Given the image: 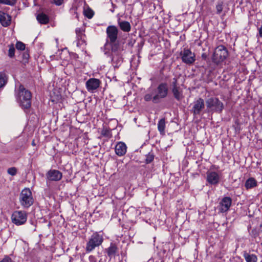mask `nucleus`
<instances>
[{"instance_id": "nucleus-1", "label": "nucleus", "mask_w": 262, "mask_h": 262, "mask_svg": "<svg viewBox=\"0 0 262 262\" xmlns=\"http://www.w3.org/2000/svg\"><path fill=\"white\" fill-rule=\"evenodd\" d=\"M118 32V29L115 26L111 25L107 27L106 30V41L104 47L101 48L104 54H108L110 55L108 46L112 47L114 45H123L119 40H117Z\"/></svg>"}, {"instance_id": "nucleus-2", "label": "nucleus", "mask_w": 262, "mask_h": 262, "mask_svg": "<svg viewBox=\"0 0 262 262\" xmlns=\"http://www.w3.org/2000/svg\"><path fill=\"white\" fill-rule=\"evenodd\" d=\"M15 96L21 108L25 112L28 111L31 106L32 94L30 91L20 84L17 92H16Z\"/></svg>"}, {"instance_id": "nucleus-3", "label": "nucleus", "mask_w": 262, "mask_h": 262, "mask_svg": "<svg viewBox=\"0 0 262 262\" xmlns=\"http://www.w3.org/2000/svg\"><path fill=\"white\" fill-rule=\"evenodd\" d=\"M111 48V51H110V55L108 54L105 55L111 57L112 64L114 68H118L123 62V46L114 45Z\"/></svg>"}, {"instance_id": "nucleus-4", "label": "nucleus", "mask_w": 262, "mask_h": 262, "mask_svg": "<svg viewBox=\"0 0 262 262\" xmlns=\"http://www.w3.org/2000/svg\"><path fill=\"white\" fill-rule=\"evenodd\" d=\"M228 55L227 48L223 45H220L214 49L212 61L216 65L219 66L226 59Z\"/></svg>"}, {"instance_id": "nucleus-5", "label": "nucleus", "mask_w": 262, "mask_h": 262, "mask_svg": "<svg viewBox=\"0 0 262 262\" xmlns=\"http://www.w3.org/2000/svg\"><path fill=\"white\" fill-rule=\"evenodd\" d=\"M155 102L160 103L162 99L166 98L169 93L168 84L166 82H161L158 85L154 91Z\"/></svg>"}, {"instance_id": "nucleus-6", "label": "nucleus", "mask_w": 262, "mask_h": 262, "mask_svg": "<svg viewBox=\"0 0 262 262\" xmlns=\"http://www.w3.org/2000/svg\"><path fill=\"white\" fill-rule=\"evenodd\" d=\"M103 241V236L98 232L94 233L89 239L86 243L85 250L86 252H91L97 247L101 245Z\"/></svg>"}, {"instance_id": "nucleus-7", "label": "nucleus", "mask_w": 262, "mask_h": 262, "mask_svg": "<svg viewBox=\"0 0 262 262\" xmlns=\"http://www.w3.org/2000/svg\"><path fill=\"white\" fill-rule=\"evenodd\" d=\"M19 202L24 208H29L34 203V199L31 190L25 188L22 190L19 196Z\"/></svg>"}, {"instance_id": "nucleus-8", "label": "nucleus", "mask_w": 262, "mask_h": 262, "mask_svg": "<svg viewBox=\"0 0 262 262\" xmlns=\"http://www.w3.org/2000/svg\"><path fill=\"white\" fill-rule=\"evenodd\" d=\"M207 108L209 111L220 113L224 109V104L218 98L210 97L206 100Z\"/></svg>"}, {"instance_id": "nucleus-9", "label": "nucleus", "mask_w": 262, "mask_h": 262, "mask_svg": "<svg viewBox=\"0 0 262 262\" xmlns=\"http://www.w3.org/2000/svg\"><path fill=\"white\" fill-rule=\"evenodd\" d=\"M180 55L182 62L187 64H192L195 61V54L189 49L184 48L180 53Z\"/></svg>"}, {"instance_id": "nucleus-10", "label": "nucleus", "mask_w": 262, "mask_h": 262, "mask_svg": "<svg viewBox=\"0 0 262 262\" xmlns=\"http://www.w3.org/2000/svg\"><path fill=\"white\" fill-rule=\"evenodd\" d=\"M12 222L16 225H21L26 223L27 215L24 211H15L12 214Z\"/></svg>"}, {"instance_id": "nucleus-11", "label": "nucleus", "mask_w": 262, "mask_h": 262, "mask_svg": "<svg viewBox=\"0 0 262 262\" xmlns=\"http://www.w3.org/2000/svg\"><path fill=\"white\" fill-rule=\"evenodd\" d=\"M204 107V101L202 98H200L193 102V106L190 112L193 114L194 117H195L201 114Z\"/></svg>"}, {"instance_id": "nucleus-12", "label": "nucleus", "mask_w": 262, "mask_h": 262, "mask_svg": "<svg viewBox=\"0 0 262 262\" xmlns=\"http://www.w3.org/2000/svg\"><path fill=\"white\" fill-rule=\"evenodd\" d=\"M62 178V173L58 170L51 169L46 173L47 183L48 181H59Z\"/></svg>"}, {"instance_id": "nucleus-13", "label": "nucleus", "mask_w": 262, "mask_h": 262, "mask_svg": "<svg viewBox=\"0 0 262 262\" xmlns=\"http://www.w3.org/2000/svg\"><path fill=\"white\" fill-rule=\"evenodd\" d=\"M221 177L215 171H208L206 172V181L211 185H216L219 184Z\"/></svg>"}, {"instance_id": "nucleus-14", "label": "nucleus", "mask_w": 262, "mask_h": 262, "mask_svg": "<svg viewBox=\"0 0 262 262\" xmlns=\"http://www.w3.org/2000/svg\"><path fill=\"white\" fill-rule=\"evenodd\" d=\"M101 83L99 79L91 78L86 82L85 86L89 92L93 93L100 86Z\"/></svg>"}, {"instance_id": "nucleus-15", "label": "nucleus", "mask_w": 262, "mask_h": 262, "mask_svg": "<svg viewBox=\"0 0 262 262\" xmlns=\"http://www.w3.org/2000/svg\"><path fill=\"white\" fill-rule=\"evenodd\" d=\"M232 203V199L230 197H224L219 203V210L222 213L227 212Z\"/></svg>"}, {"instance_id": "nucleus-16", "label": "nucleus", "mask_w": 262, "mask_h": 262, "mask_svg": "<svg viewBox=\"0 0 262 262\" xmlns=\"http://www.w3.org/2000/svg\"><path fill=\"white\" fill-rule=\"evenodd\" d=\"M115 150L116 154L121 157L126 154L127 147L124 142H119L116 145Z\"/></svg>"}, {"instance_id": "nucleus-17", "label": "nucleus", "mask_w": 262, "mask_h": 262, "mask_svg": "<svg viewBox=\"0 0 262 262\" xmlns=\"http://www.w3.org/2000/svg\"><path fill=\"white\" fill-rule=\"evenodd\" d=\"M11 21V17L9 14L0 11V23L4 27H8Z\"/></svg>"}, {"instance_id": "nucleus-18", "label": "nucleus", "mask_w": 262, "mask_h": 262, "mask_svg": "<svg viewBox=\"0 0 262 262\" xmlns=\"http://www.w3.org/2000/svg\"><path fill=\"white\" fill-rule=\"evenodd\" d=\"M118 24L120 29L123 32H129L131 30V25L127 21L122 20L119 18L118 20Z\"/></svg>"}, {"instance_id": "nucleus-19", "label": "nucleus", "mask_w": 262, "mask_h": 262, "mask_svg": "<svg viewBox=\"0 0 262 262\" xmlns=\"http://www.w3.org/2000/svg\"><path fill=\"white\" fill-rule=\"evenodd\" d=\"M171 92L174 98L179 101H181L183 98V92L180 86L177 88H171Z\"/></svg>"}, {"instance_id": "nucleus-20", "label": "nucleus", "mask_w": 262, "mask_h": 262, "mask_svg": "<svg viewBox=\"0 0 262 262\" xmlns=\"http://www.w3.org/2000/svg\"><path fill=\"white\" fill-rule=\"evenodd\" d=\"M243 256L246 262L257 261V256L254 254H250L247 252V251H244L243 252Z\"/></svg>"}, {"instance_id": "nucleus-21", "label": "nucleus", "mask_w": 262, "mask_h": 262, "mask_svg": "<svg viewBox=\"0 0 262 262\" xmlns=\"http://www.w3.org/2000/svg\"><path fill=\"white\" fill-rule=\"evenodd\" d=\"M108 256L112 258L115 256L118 251L117 246L113 243H111L110 247L106 249Z\"/></svg>"}, {"instance_id": "nucleus-22", "label": "nucleus", "mask_w": 262, "mask_h": 262, "mask_svg": "<svg viewBox=\"0 0 262 262\" xmlns=\"http://www.w3.org/2000/svg\"><path fill=\"white\" fill-rule=\"evenodd\" d=\"M257 185V182L254 178H249L248 179L245 183V187L247 190H249L254 187H255Z\"/></svg>"}, {"instance_id": "nucleus-23", "label": "nucleus", "mask_w": 262, "mask_h": 262, "mask_svg": "<svg viewBox=\"0 0 262 262\" xmlns=\"http://www.w3.org/2000/svg\"><path fill=\"white\" fill-rule=\"evenodd\" d=\"M166 127V121L164 118L160 119L158 123V129L160 134L162 136L165 135V129Z\"/></svg>"}, {"instance_id": "nucleus-24", "label": "nucleus", "mask_w": 262, "mask_h": 262, "mask_svg": "<svg viewBox=\"0 0 262 262\" xmlns=\"http://www.w3.org/2000/svg\"><path fill=\"white\" fill-rule=\"evenodd\" d=\"M36 18L38 22L42 24H47L49 21L48 15L43 13L38 14L37 15Z\"/></svg>"}, {"instance_id": "nucleus-25", "label": "nucleus", "mask_w": 262, "mask_h": 262, "mask_svg": "<svg viewBox=\"0 0 262 262\" xmlns=\"http://www.w3.org/2000/svg\"><path fill=\"white\" fill-rule=\"evenodd\" d=\"M8 82V76L4 72H0V88L4 87Z\"/></svg>"}, {"instance_id": "nucleus-26", "label": "nucleus", "mask_w": 262, "mask_h": 262, "mask_svg": "<svg viewBox=\"0 0 262 262\" xmlns=\"http://www.w3.org/2000/svg\"><path fill=\"white\" fill-rule=\"evenodd\" d=\"M224 2L222 0H219L217 2L215 9H216V13L217 14H220L223 10Z\"/></svg>"}, {"instance_id": "nucleus-27", "label": "nucleus", "mask_w": 262, "mask_h": 262, "mask_svg": "<svg viewBox=\"0 0 262 262\" xmlns=\"http://www.w3.org/2000/svg\"><path fill=\"white\" fill-rule=\"evenodd\" d=\"M155 155L152 152H149L146 155L145 163L146 164L150 163L154 159Z\"/></svg>"}, {"instance_id": "nucleus-28", "label": "nucleus", "mask_w": 262, "mask_h": 262, "mask_svg": "<svg viewBox=\"0 0 262 262\" xmlns=\"http://www.w3.org/2000/svg\"><path fill=\"white\" fill-rule=\"evenodd\" d=\"M17 2V0H0V4L9 5L11 6H14Z\"/></svg>"}, {"instance_id": "nucleus-29", "label": "nucleus", "mask_w": 262, "mask_h": 262, "mask_svg": "<svg viewBox=\"0 0 262 262\" xmlns=\"http://www.w3.org/2000/svg\"><path fill=\"white\" fill-rule=\"evenodd\" d=\"M144 99L145 101H151L152 102V103H154L155 104L158 103V102H154V95H152L151 94H145L144 97Z\"/></svg>"}, {"instance_id": "nucleus-30", "label": "nucleus", "mask_w": 262, "mask_h": 262, "mask_svg": "<svg viewBox=\"0 0 262 262\" xmlns=\"http://www.w3.org/2000/svg\"><path fill=\"white\" fill-rule=\"evenodd\" d=\"M15 55V48L13 44L9 46V49L8 51V56L10 58H13Z\"/></svg>"}, {"instance_id": "nucleus-31", "label": "nucleus", "mask_w": 262, "mask_h": 262, "mask_svg": "<svg viewBox=\"0 0 262 262\" xmlns=\"http://www.w3.org/2000/svg\"><path fill=\"white\" fill-rule=\"evenodd\" d=\"M84 14L85 16H86L88 18H91L93 17L94 15V12L92 10L90 9H88L87 10H84Z\"/></svg>"}, {"instance_id": "nucleus-32", "label": "nucleus", "mask_w": 262, "mask_h": 262, "mask_svg": "<svg viewBox=\"0 0 262 262\" xmlns=\"http://www.w3.org/2000/svg\"><path fill=\"white\" fill-rule=\"evenodd\" d=\"M102 135L104 137L111 138L112 137L111 130L107 128H103L102 131Z\"/></svg>"}, {"instance_id": "nucleus-33", "label": "nucleus", "mask_w": 262, "mask_h": 262, "mask_svg": "<svg viewBox=\"0 0 262 262\" xmlns=\"http://www.w3.org/2000/svg\"><path fill=\"white\" fill-rule=\"evenodd\" d=\"M84 34H81L77 36V46H79L80 45L82 44V43L85 42L84 40Z\"/></svg>"}, {"instance_id": "nucleus-34", "label": "nucleus", "mask_w": 262, "mask_h": 262, "mask_svg": "<svg viewBox=\"0 0 262 262\" xmlns=\"http://www.w3.org/2000/svg\"><path fill=\"white\" fill-rule=\"evenodd\" d=\"M25 45L21 41H17L16 43V48L20 51H24L25 50Z\"/></svg>"}, {"instance_id": "nucleus-35", "label": "nucleus", "mask_w": 262, "mask_h": 262, "mask_svg": "<svg viewBox=\"0 0 262 262\" xmlns=\"http://www.w3.org/2000/svg\"><path fill=\"white\" fill-rule=\"evenodd\" d=\"M7 172L10 175L14 176L16 175L17 173V169L14 167L9 168L7 170Z\"/></svg>"}, {"instance_id": "nucleus-36", "label": "nucleus", "mask_w": 262, "mask_h": 262, "mask_svg": "<svg viewBox=\"0 0 262 262\" xmlns=\"http://www.w3.org/2000/svg\"><path fill=\"white\" fill-rule=\"evenodd\" d=\"M172 88H177V87H179V86L178 85V79L177 78H173L172 79Z\"/></svg>"}, {"instance_id": "nucleus-37", "label": "nucleus", "mask_w": 262, "mask_h": 262, "mask_svg": "<svg viewBox=\"0 0 262 262\" xmlns=\"http://www.w3.org/2000/svg\"><path fill=\"white\" fill-rule=\"evenodd\" d=\"M52 3L57 6H60L63 2V0H51Z\"/></svg>"}, {"instance_id": "nucleus-38", "label": "nucleus", "mask_w": 262, "mask_h": 262, "mask_svg": "<svg viewBox=\"0 0 262 262\" xmlns=\"http://www.w3.org/2000/svg\"><path fill=\"white\" fill-rule=\"evenodd\" d=\"M30 57L28 51H25L23 54V58L24 60H28Z\"/></svg>"}, {"instance_id": "nucleus-39", "label": "nucleus", "mask_w": 262, "mask_h": 262, "mask_svg": "<svg viewBox=\"0 0 262 262\" xmlns=\"http://www.w3.org/2000/svg\"><path fill=\"white\" fill-rule=\"evenodd\" d=\"M0 262H12V260L8 256H6Z\"/></svg>"}, {"instance_id": "nucleus-40", "label": "nucleus", "mask_w": 262, "mask_h": 262, "mask_svg": "<svg viewBox=\"0 0 262 262\" xmlns=\"http://www.w3.org/2000/svg\"><path fill=\"white\" fill-rule=\"evenodd\" d=\"M233 262H243V259L239 256L234 257Z\"/></svg>"}, {"instance_id": "nucleus-41", "label": "nucleus", "mask_w": 262, "mask_h": 262, "mask_svg": "<svg viewBox=\"0 0 262 262\" xmlns=\"http://www.w3.org/2000/svg\"><path fill=\"white\" fill-rule=\"evenodd\" d=\"M258 33L257 34V37H262V25L258 28Z\"/></svg>"}, {"instance_id": "nucleus-42", "label": "nucleus", "mask_w": 262, "mask_h": 262, "mask_svg": "<svg viewBox=\"0 0 262 262\" xmlns=\"http://www.w3.org/2000/svg\"><path fill=\"white\" fill-rule=\"evenodd\" d=\"M89 260L90 262H96L97 261L96 257L93 255H90Z\"/></svg>"}, {"instance_id": "nucleus-43", "label": "nucleus", "mask_w": 262, "mask_h": 262, "mask_svg": "<svg viewBox=\"0 0 262 262\" xmlns=\"http://www.w3.org/2000/svg\"><path fill=\"white\" fill-rule=\"evenodd\" d=\"M76 35L78 36L79 35L83 34L82 31L81 30L80 28H77L75 30Z\"/></svg>"}, {"instance_id": "nucleus-44", "label": "nucleus", "mask_w": 262, "mask_h": 262, "mask_svg": "<svg viewBox=\"0 0 262 262\" xmlns=\"http://www.w3.org/2000/svg\"><path fill=\"white\" fill-rule=\"evenodd\" d=\"M201 57L203 59L206 60V59L207 58V55L205 53H204L202 54Z\"/></svg>"}, {"instance_id": "nucleus-45", "label": "nucleus", "mask_w": 262, "mask_h": 262, "mask_svg": "<svg viewBox=\"0 0 262 262\" xmlns=\"http://www.w3.org/2000/svg\"><path fill=\"white\" fill-rule=\"evenodd\" d=\"M32 144L33 145H34V141H33Z\"/></svg>"}]
</instances>
